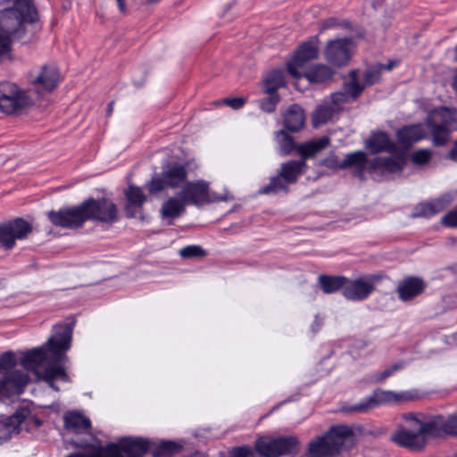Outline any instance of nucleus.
I'll use <instances>...</instances> for the list:
<instances>
[{"mask_svg": "<svg viewBox=\"0 0 457 457\" xmlns=\"http://www.w3.org/2000/svg\"><path fill=\"white\" fill-rule=\"evenodd\" d=\"M54 330V335L44 345L27 352L20 362L24 369L37 374L38 379L46 381L58 391L59 388L54 385L55 379L69 381L62 364L67 359L65 352L71 346L72 332L68 325L55 326Z\"/></svg>", "mask_w": 457, "mask_h": 457, "instance_id": "1", "label": "nucleus"}, {"mask_svg": "<svg viewBox=\"0 0 457 457\" xmlns=\"http://www.w3.org/2000/svg\"><path fill=\"white\" fill-rule=\"evenodd\" d=\"M37 12L31 0H15L13 7L0 12V56L11 49V37L23 34L24 23H34Z\"/></svg>", "mask_w": 457, "mask_h": 457, "instance_id": "2", "label": "nucleus"}, {"mask_svg": "<svg viewBox=\"0 0 457 457\" xmlns=\"http://www.w3.org/2000/svg\"><path fill=\"white\" fill-rule=\"evenodd\" d=\"M354 440V432L349 426H332L325 434L309 442L302 457H337L349 450Z\"/></svg>", "mask_w": 457, "mask_h": 457, "instance_id": "3", "label": "nucleus"}, {"mask_svg": "<svg viewBox=\"0 0 457 457\" xmlns=\"http://www.w3.org/2000/svg\"><path fill=\"white\" fill-rule=\"evenodd\" d=\"M149 449V442L143 438H121L118 443L104 446L90 445L87 453H71L67 457H141Z\"/></svg>", "mask_w": 457, "mask_h": 457, "instance_id": "4", "label": "nucleus"}, {"mask_svg": "<svg viewBox=\"0 0 457 457\" xmlns=\"http://www.w3.org/2000/svg\"><path fill=\"white\" fill-rule=\"evenodd\" d=\"M17 362L16 355L12 351L0 356V400L21 395L29 380V375L23 371H11Z\"/></svg>", "mask_w": 457, "mask_h": 457, "instance_id": "5", "label": "nucleus"}, {"mask_svg": "<svg viewBox=\"0 0 457 457\" xmlns=\"http://www.w3.org/2000/svg\"><path fill=\"white\" fill-rule=\"evenodd\" d=\"M403 420V422L391 435L392 442L410 451H421L426 446L427 440L419 429V419L413 413H406Z\"/></svg>", "mask_w": 457, "mask_h": 457, "instance_id": "6", "label": "nucleus"}, {"mask_svg": "<svg viewBox=\"0 0 457 457\" xmlns=\"http://www.w3.org/2000/svg\"><path fill=\"white\" fill-rule=\"evenodd\" d=\"M42 421L33 415L29 409L21 408L12 415L0 420V445L9 440L13 434L29 431L40 427Z\"/></svg>", "mask_w": 457, "mask_h": 457, "instance_id": "7", "label": "nucleus"}, {"mask_svg": "<svg viewBox=\"0 0 457 457\" xmlns=\"http://www.w3.org/2000/svg\"><path fill=\"white\" fill-rule=\"evenodd\" d=\"M299 440L293 436H260L254 443V450L261 457H279L297 451Z\"/></svg>", "mask_w": 457, "mask_h": 457, "instance_id": "8", "label": "nucleus"}, {"mask_svg": "<svg viewBox=\"0 0 457 457\" xmlns=\"http://www.w3.org/2000/svg\"><path fill=\"white\" fill-rule=\"evenodd\" d=\"M426 124L431 133L433 144L436 146L445 145L451 132L457 129V120L447 108L431 112Z\"/></svg>", "mask_w": 457, "mask_h": 457, "instance_id": "9", "label": "nucleus"}, {"mask_svg": "<svg viewBox=\"0 0 457 457\" xmlns=\"http://www.w3.org/2000/svg\"><path fill=\"white\" fill-rule=\"evenodd\" d=\"M408 393H397L392 390L380 388L373 390L372 394L362 398L358 403L344 406L342 410L345 412H368L381 405H390L409 400Z\"/></svg>", "mask_w": 457, "mask_h": 457, "instance_id": "10", "label": "nucleus"}, {"mask_svg": "<svg viewBox=\"0 0 457 457\" xmlns=\"http://www.w3.org/2000/svg\"><path fill=\"white\" fill-rule=\"evenodd\" d=\"M85 220L112 224L118 220V208L110 199L88 198L82 203Z\"/></svg>", "mask_w": 457, "mask_h": 457, "instance_id": "11", "label": "nucleus"}, {"mask_svg": "<svg viewBox=\"0 0 457 457\" xmlns=\"http://www.w3.org/2000/svg\"><path fill=\"white\" fill-rule=\"evenodd\" d=\"M381 279L379 275H361L354 279L347 278L342 294L347 300L359 302L367 299L375 290L376 283Z\"/></svg>", "mask_w": 457, "mask_h": 457, "instance_id": "12", "label": "nucleus"}, {"mask_svg": "<svg viewBox=\"0 0 457 457\" xmlns=\"http://www.w3.org/2000/svg\"><path fill=\"white\" fill-rule=\"evenodd\" d=\"M31 231V225L21 218L0 223V249H12L17 240L26 238Z\"/></svg>", "mask_w": 457, "mask_h": 457, "instance_id": "13", "label": "nucleus"}, {"mask_svg": "<svg viewBox=\"0 0 457 457\" xmlns=\"http://www.w3.org/2000/svg\"><path fill=\"white\" fill-rule=\"evenodd\" d=\"M28 104V97L18 86L10 81L0 82V110L12 113Z\"/></svg>", "mask_w": 457, "mask_h": 457, "instance_id": "14", "label": "nucleus"}, {"mask_svg": "<svg viewBox=\"0 0 457 457\" xmlns=\"http://www.w3.org/2000/svg\"><path fill=\"white\" fill-rule=\"evenodd\" d=\"M353 42L351 38H336L327 43L324 49L326 61L336 67L346 65L352 56Z\"/></svg>", "mask_w": 457, "mask_h": 457, "instance_id": "15", "label": "nucleus"}, {"mask_svg": "<svg viewBox=\"0 0 457 457\" xmlns=\"http://www.w3.org/2000/svg\"><path fill=\"white\" fill-rule=\"evenodd\" d=\"M47 218L54 226L63 228H79L86 222L82 204L75 207L50 211Z\"/></svg>", "mask_w": 457, "mask_h": 457, "instance_id": "16", "label": "nucleus"}, {"mask_svg": "<svg viewBox=\"0 0 457 457\" xmlns=\"http://www.w3.org/2000/svg\"><path fill=\"white\" fill-rule=\"evenodd\" d=\"M350 80L343 84L342 89L331 94L332 107L338 111L343 104L356 100L364 89V86L359 82V74L357 70H352L349 72Z\"/></svg>", "mask_w": 457, "mask_h": 457, "instance_id": "17", "label": "nucleus"}, {"mask_svg": "<svg viewBox=\"0 0 457 457\" xmlns=\"http://www.w3.org/2000/svg\"><path fill=\"white\" fill-rule=\"evenodd\" d=\"M318 40L312 38L307 42L303 43L295 52L292 60L287 63L288 73L295 78L299 79L302 77L297 68H301L305 62L315 59L318 56Z\"/></svg>", "mask_w": 457, "mask_h": 457, "instance_id": "18", "label": "nucleus"}, {"mask_svg": "<svg viewBox=\"0 0 457 457\" xmlns=\"http://www.w3.org/2000/svg\"><path fill=\"white\" fill-rule=\"evenodd\" d=\"M179 194L187 205H203L209 203L208 184L204 181L186 183Z\"/></svg>", "mask_w": 457, "mask_h": 457, "instance_id": "19", "label": "nucleus"}, {"mask_svg": "<svg viewBox=\"0 0 457 457\" xmlns=\"http://www.w3.org/2000/svg\"><path fill=\"white\" fill-rule=\"evenodd\" d=\"M453 200L452 194H444L430 202L420 203L411 213L412 218H429L445 210Z\"/></svg>", "mask_w": 457, "mask_h": 457, "instance_id": "20", "label": "nucleus"}, {"mask_svg": "<svg viewBox=\"0 0 457 457\" xmlns=\"http://www.w3.org/2000/svg\"><path fill=\"white\" fill-rule=\"evenodd\" d=\"M427 285L421 278L408 276L398 283L396 293L402 302H409L423 293Z\"/></svg>", "mask_w": 457, "mask_h": 457, "instance_id": "21", "label": "nucleus"}, {"mask_svg": "<svg viewBox=\"0 0 457 457\" xmlns=\"http://www.w3.org/2000/svg\"><path fill=\"white\" fill-rule=\"evenodd\" d=\"M405 165L403 156L399 157H376L370 161L367 168L370 173L379 171L381 173L401 172Z\"/></svg>", "mask_w": 457, "mask_h": 457, "instance_id": "22", "label": "nucleus"}, {"mask_svg": "<svg viewBox=\"0 0 457 457\" xmlns=\"http://www.w3.org/2000/svg\"><path fill=\"white\" fill-rule=\"evenodd\" d=\"M425 129L423 125L420 123L403 126L396 132L398 144L405 149H409L415 143L425 138Z\"/></svg>", "mask_w": 457, "mask_h": 457, "instance_id": "23", "label": "nucleus"}, {"mask_svg": "<svg viewBox=\"0 0 457 457\" xmlns=\"http://www.w3.org/2000/svg\"><path fill=\"white\" fill-rule=\"evenodd\" d=\"M365 146L371 154L389 153L396 151L395 144L390 139L387 133L383 131L374 132L365 141Z\"/></svg>", "mask_w": 457, "mask_h": 457, "instance_id": "24", "label": "nucleus"}, {"mask_svg": "<svg viewBox=\"0 0 457 457\" xmlns=\"http://www.w3.org/2000/svg\"><path fill=\"white\" fill-rule=\"evenodd\" d=\"M59 80L60 74L58 70L54 66L44 65L41 72L32 82L37 87L38 90L51 92L57 87Z\"/></svg>", "mask_w": 457, "mask_h": 457, "instance_id": "25", "label": "nucleus"}, {"mask_svg": "<svg viewBox=\"0 0 457 457\" xmlns=\"http://www.w3.org/2000/svg\"><path fill=\"white\" fill-rule=\"evenodd\" d=\"M186 202L178 193L175 196L170 197L162 204L160 213L162 219H169L168 225L172 224L173 219L180 217L186 212Z\"/></svg>", "mask_w": 457, "mask_h": 457, "instance_id": "26", "label": "nucleus"}, {"mask_svg": "<svg viewBox=\"0 0 457 457\" xmlns=\"http://www.w3.org/2000/svg\"><path fill=\"white\" fill-rule=\"evenodd\" d=\"M124 195L128 202L125 208L127 216L129 218H133L142 208L143 204L146 201V196L142 188L136 186H129L125 190Z\"/></svg>", "mask_w": 457, "mask_h": 457, "instance_id": "27", "label": "nucleus"}, {"mask_svg": "<svg viewBox=\"0 0 457 457\" xmlns=\"http://www.w3.org/2000/svg\"><path fill=\"white\" fill-rule=\"evenodd\" d=\"M63 422L66 429L76 433L84 432L91 428L89 418L78 411L65 412L63 415Z\"/></svg>", "mask_w": 457, "mask_h": 457, "instance_id": "28", "label": "nucleus"}, {"mask_svg": "<svg viewBox=\"0 0 457 457\" xmlns=\"http://www.w3.org/2000/svg\"><path fill=\"white\" fill-rule=\"evenodd\" d=\"M306 166V162L303 159L288 161L281 164L279 173L291 185L305 172Z\"/></svg>", "mask_w": 457, "mask_h": 457, "instance_id": "29", "label": "nucleus"}, {"mask_svg": "<svg viewBox=\"0 0 457 457\" xmlns=\"http://www.w3.org/2000/svg\"><path fill=\"white\" fill-rule=\"evenodd\" d=\"M330 144L328 137L324 136L320 138L311 140L297 145L296 150L301 159L306 160L310 157H313L320 151L327 148Z\"/></svg>", "mask_w": 457, "mask_h": 457, "instance_id": "30", "label": "nucleus"}, {"mask_svg": "<svg viewBox=\"0 0 457 457\" xmlns=\"http://www.w3.org/2000/svg\"><path fill=\"white\" fill-rule=\"evenodd\" d=\"M419 426L427 441L428 436L438 437L446 434L445 418L443 416H436L426 422L419 420Z\"/></svg>", "mask_w": 457, "mask_h": 457, "instance_id": "31", "label": "nucleus"}, {"mask_svg": "<svg viewBox=\"0 0 457 457\" xmlns=\"http://www.w3.org/2000/svg\"><path fill=\"white\" fill-rule=\"evenodd\" d=\"M367 162V154L361 150L355 151L345 155L344 161L340 162L339 170L356 168L358 176L362 179Z\"/></svg>", "mask_w": 457, "mask_h": 457, "instance_id": "32", "label": "nucleus"}, {"mask_svg": "<svg viewBox=\"0 0 457 457\" xmlns=\"http://www.w3.org/2000/svg\"><path fill=\"white\" fill-rule=\"evenodd\" d=\"M305 121L304 112L298 104L291 105L284 115L286 128L293 132L300 130Z\"/></svg>", "mask_w": 457, "mask_h": 457, "instance_id": "33", "label": "nucleus"}, {"mask_svg": "<svg viewBox=\"0 0 457 457\" xmlns=\"http://www.w3.org/2000/svg\"><path fill=\"white\" fill-rule=\"evenodd\" d=\"M167 187L171 188L179 187L183 185L187 178L186 168L180 164L170 166L168 170L162 172Z\"/></svg>", "mask_w": 457, "mask_h": 457, "instance_id": "34", "label": "nucleus"}, {"mask_svg": "<svg viewBox=\"0 0 457 457\" xmlns=\"http://www.w3.org/2000/svg\"><path fill=\"white\" fill-rule=\"evenodd\" d=\"M318 282L325 294H333L342 288L347 283V278L345 276H332L321 274L318 278Z\"/></svg>", "mask_w": 457, "mask_h": 457, "instance_id": "35", "label": "nucleus"}, {"mask_svg": "<svg viewBox=\"0 0 457 457\" xmlns=\"http://www.w3.org/2000/svg\"><path fill=\"white\" fill-rule=\"evenodd\" d=\"M335 71L324 64H317L303 74L310 82L322 83L331 79Z\"/></svg>", "mask_w": 457, "mask_h": 457, "instance_id": "36", "label": "nucleus"}, {"mask_svg": "<svg viewBox=\"0 0 457 457\" xmlns=\"http://www.w3.org/2000/svg\"><path fill=\"white\" fill-rule=\"evenodd\" d=\"M289 183L278 174L270 178L269 184L263 186L259 189V193L262 195L278 194L279 192L288 193Z\"/></svg>", "mask_w": 457, "mask_h": 457, "instance_id": "37", "label": "nucleus"}, {"mask_svg": "<svg viewBox=\"0 0 457 457\" xmlns=\"http://www.w3.org/2000/svg\"><path fill=\"white\" fill-rule=\"evenodd\" d=\"M285 86L282 71H272L264 80L266 93H277L278 89Z\"/></svg>", "mask_w": 457, "mask_h": 457, "instance_id": "38", "label": "nucleus"}, {"mask_svg": "<svg viewBox=\"0 0 457 457\" xmlns=\"http://www.w3.org/2000/svg\"><path fill=\"white\" fill-rule=\"evenodd\" d=\"M336 110L332 105H320L316 108L312 116L313 127L317 128L327 123L333 116Z\"/></svg>", "mask_w": 457, "mask_h": 457, "instance_id": "39", "label": "nucleus"}, {"mask_svg": "<svg viewBox=\"0 0 457 457\" xmlns=\"http://www.w3.org/2000/svg\"><path fill=\"white\" fill-rule=\"evenodd\" d=\"M181 450V445L173 441H162L154 452V457L171 456Z\"/></svg>", "mask_w": 457, "mask_h": 457, "instance_id": "40", "label": "nucleus"}, {"mask_svg": "<svg viewBox=\"0 0 457 457\" xmlns=\"http://www.w3.org/2000/svg\"><path fill=\"white\" fill-rule=\"evenodd\" d=\"M383 64L376 63L369 67L363 75L364 84L362 86H371L378 83L381 78Z\"/></svg>", "mask_w": 457, "mask_h": 457, "instance_id": "41", "label": "nucleus"}, {"mask_svg": "<svg viewBox=\"0 0 457 457\" xmlns=\"http://www.w3.org/2000/svg\"><path fill=\"white\" fill-rule=\"evenodd\" d=\"M277 140L279 145V151L282 154L287 155L293 151L295 147L293 137L284 130L278 132Z\"/></svg>", "mask_w": 457, "mask_h": 457, "instance_id": "42", "label": "nucleus"}, {"mask_svg": "<svg viewBox=\"0 0 457 457\" xmlns=\"http://www.w3.org/2000/svg\"><path fill=\"white\" fill-rule=\"evenodd\" d=\"M179 255L183 259L203 258L207 255V252L200 245H190L181 248Z\"/></svg>", "mask_w": 457, "mask_h": 457, "instance_id": "43", "label": "nucleus"}, {"mask_svg": "<svg viewBox=\"0 0 457 457\" xmlns=\"http://www.w3.org/2000/svg\"><path fill=\"white\" fill-rule=\"evenodd\" d=\"M145 187L147 188L150 194H157L168 187L162 174L161 173L160 175L154 177L145 185Z\"/></svg>", "mask_w": 457, "mask_h": 457, "instance_id": "44", "label": "nucleus"}, {"mask_svg": "<svg viewBox=\"0 0 457 457\" xmlns=\"http://www.w3.org/2000/svg\"><path fill=\"white\" fill-rule=\"evenodd\" d=\"M432 153L428 149H419L412 153L411 160L414 164L424 165L429 162Z\"/></svg>", "mask_w": 457, "mask_h": 457, "instance_id": "45", "label": "nucleus"}, {"mask_svg": "<svg viewBox=\"0 0 457 457\" xmlns=\"http://www.w3.org/2000/svg\"><path fill=\"white\" fill-rule=\"evenodd\" d=\"M269 96L261 102V108L265 112H272L276 109V105L279 101L278 95L277 93H267Z\"/></svg>", "mask_w": 457, "mask_h": 457, "instance_id": "46", "label": "nucleus"}, {"mask_svg": "<svg viewBox=\"0 0 457 457\" xmlns=\"http://www.w3.org/2000/svg\"><path fill=\"white\" fill-rule=\"evenodd\" d=\"M245 102H246V100L245 97H234V98H224L221 100H218L214 103V104L216 106L225 104V105L229 106L233 110H239L245 105Z\"/></svg>", "mask_w": 457, "mask_h": 457, "instance_id": "47", "label": "nucleus"}, {"mask_svg": "<svg viewBox=\"0 0 457 457\" xmlns=\"http://www.w3.org/2000/svg\"><path fill=\"white\" fill-rule=\"evenodd\" d=\"M230 457H255L254 450L249 445L237 446L230 450Z\"/></svg>", "mask_w": 457, "mask_h": 457, "instance_id": "48", "label": "nucleus"}, {"mask_svg": "<svg viewBox=\"0 0 457 457\" xmlns=\"http://www.w3.org/2000/svg\"><path fill=\"white\" fill-rule=\"evenodd\" d=\"M442 224L448 228H457V210L450 211L444 215Z\"/></svg>", "mask_w": 457, "mask_h": 457, "instance_id": "49", "label": "nucleus"}, {"mask_svg": "<svg viewBox=\"0 0 457 457\" xmlns=\"http://www.w3.org/2000/svg\"><path fill=\"white\" fill-rule=\"evenodd\" d=\"M446 434L457 436V411L445 419Z\"/></svg>", "mask_w": 457, "mask_h": 457, "instance_id": "50", "label": "nucleus"}, {"mask_svg": "<svg viewBox=\"0 0 457 457\" xmlns=\"http://www.w3.org/2000/svg\"><path fill=\"white\" fill-rule=\"evenodd\" d=\"M392 375H393V373H392L391 370L389 369V367H387L381 372H377V373L372 374L370 378V381L371 383H380V382H383L384 380H386L387 378L391 377Z\"/></svg>", "mask_w": 457, "mask_h": 457, "instance_id": "51", "label": "nucleus"}, {"mask_svg": "<svg viewBox=\"0 0 457 457\" xmlns=\"http://www.w3.org/2000/svg\"><path fill=\"white\" fill-rule=\"evenodd\" d=\"M322 163L328 168L331 169H339L340 162H338L337 157L334 154L327 157L323 160Z\"/></svg>", "mask_w": 457, "mask_h": 457, "instance_id": "52", "label": "nucleus"}, {"mask_svg": "<svg viewBox=\"0 0 457 457\" xmlns=\"http://www.w3.org/2000/svg\"><path fill=\"white\" fill-rule=\"evenodd\" d=\"M404 367V362L403 361H398V362H395L394 364H392L391 366H389V369L391 370L393 375L398 371V370H401L402 369H403Z\"/></svg>", "mask_w": 457, "mask_h": 457, "instance_id": "53", "label": "nucleus"}, {"mask_svg": "<svg viewBox=\"0 0 457 457\" xmlns=\"http://www.w3.org/2000/svg\"><path fill=\"white\" fill-rule=\"evenodd\" d=\"M404 367V362L403 361H398V362H395L394 364H392L391 366H389V369L391 370L393 375L398 371V370H401L402 369H403Z\"/></svg>", "mask_w": 457, "mask_h": 457, "instance_id": "54", "label": "nucleus"}, {"mask_svg": "<svg viewBox=\"0 0 457 457\" xmlns=\"http://www.w3.org/2000/svg\"><path fill=\"white\" fill-rule=\"evenodd\" d=\"M336 25H337V21L334 18L328 19L323 22L324 29H329V28L335 27Z\"/></svg>", "mask_w": 457, "mask_h": 457, "instance_id": "55", "label": "nucleus"}, {"mask_svg": "<svg viewBox=\"0 0 457 457\" xmlns=\"http://www.w3.org/2000/svg\"><path fill=\"white\" fill-rule=\"evenodd\" d=\"M448 157L453 161H457V141L454 143L453 147L449 152Z\"/></svg>", "mask_w": 457, "mask_h": 457, "instance_id": "56", "label": "nucleus"}, {"mask_svg": "<svg viewBox=\"0 0 457 457\" xmlns=\"http://www.w3.org/2000/svg\"><path fill=\"white\" fill-rule=\"evenodd\" d=\"M396 65V62L390 61L387 64H383V70L391 71Z\"/></svg>", "mask_w": 457, "mask_h": 457, "instance_id": "57", "label": "nucleus"}, {"mask_svg": "<svg viewBox=\"0 0 457 457\" xmlns=\"http://www.w3.org/2000/svg\"><path fill=\"white\" fill-rule=\"evenodd\" d=\"M113 105H114V102L112 101L108 104V108H107V115H111L112 111H113Z\"/></svg>", "mask_w": 457, "mask_h": 457, "instance_id": "58", "label": "nucleus"}, {"mask_svg": "<svg viewBox=\"0 0 457 457\" xmlns=\"http://www.w3.org/2000/svg\"><path fill=\"white\" fill-rule=\"evenodd\" d=\"M454 53H455V61L457 62V46H455L454 48Z\"/></svg>", "mask_w": 457, "mask_h": 457, "instance_id": "59", "label": "nucleus"}, {"mask_svg": "<svg viewBox=\"0 0 457 457\" xmlns=\"http://www.w3.org/2000/svg\"><path fill=\"white\" fill-rule=\"evenodd\" d=\"M219 200L224 201V200H226V198L225 197H220Z\"/></svg>", "mask_w": 457, "mask_h": 457, "instance_id": "60", "label": "nucleus"}]
</instances>
